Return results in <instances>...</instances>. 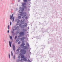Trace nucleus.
I'll list each match as a JSON object with an SVG mask.
<instances>
[{
	"instance_id": "1",
	"label": "nucleus",
	"mask_w": 62,
	"mask_h": 62,
	"mask_svg": "<svg viewBox=\"0 0 62 62\" xmlns=\"http://www.w3.org/2000/svg\"><path fill=\"white\" fill-rule=\"evenodd\" d=\"M20 52H21L20 53L21 55H21L22 54H25L26 53V50L22 49L21 50Z\"/></svg>"
},
{
	"instance_id": "2",
	"label": "nucleus",
	"mask_w": 62,
	"mask_h": 62,
	"mask_svg": "<svg viewBox=\"0 0 62 62\" xmlns=\"http://www.w3.org/2000/svg\"><path fill=\"white\" fill-rule=\"evenodd\" d=\"M13 14H12V16H10V19H12V22H14V18L15 17L14 16L13 18H12V17H13Z\"/></svg>"
},
{
	"instance_id": "3",
	"label": "nucleus",
	"mask_w": 62,
	"mask_h": 62,
	"mask_svg": "<svg viewBox=\"0 0 62 62\" xmlns=\"http://www.w3.org/2000/svg\"><path fill=\"white\" fill-rule=\"evenodd\" d=\"M22 6H23V7L24 8H26V6H26V3H22Z\"/></svg>"
},
{
	"instance_id": "4",
	"label": "nucleus",
	"mask_w": 62,
	"mask_h": 62,
	"mask_svg": "<svg viewBox=\"0 0 62 62\" xmlns=\"http://www.w3.org/2000/svg\"><path fill=\"white\" fill-rule=\"evenodd\" d=\"M20 37H23L24 35V33L23 32H21L20 33Z\"/></svg>"
},
{
	"instance_id": "5",
	"label": "nucleus",
	"mask_w": 62,
	"mask_h": 62,
	"mask_svg": "<svg viewBox=\"0 0 62 62\" xmlns=\"http://www.w3.org/2000/svg\"><path fill=\"white\" fill-rule=\"evenodd\" d=\"M20 27H21V28H23L25 27V25H21V24L20 25Z\"/></svg>"
},
{
	"instance_id": "6",
	"label": "nucleus",
	"mask_w": 62,
	"mask_h": 62,
	"mask_svg": "<svg viewBox=\"0 0 62 62\" xmlns=\"http://www.w3.org/2000/svg\"><path fill=\"white\" fill-rule=\"evenodd\" d=\"M25 45V44L24 43V42H23V41H22V44L20 46L21 47H22V46H23L24 45Z\"/></svg>"
},
{
	"instance_id": "7",
	"label": "nucleus",
	"mask_w": 62,
	"mask_h": 62,
	"mask_svg": "<svg viewBox=\"0 0 62 62\" xmlns=\"http://www.w3.org/2000/svg\"><path fill=\"white\" fill-rule=\"evenodd\" d=\"M13 49V50L15 52V46L14 45H12Z\"/></svg>"
},
{
	"instance_id": "8",
	"label": "nucleus",
	"mask_w": 62,
	"mask_h": 62,
	"mask_svg": "<svg viewBox=\"0 0 62 62\" xmlns=\"http://www.w3.org/2000/svg\"><path fill=\"white\" fill-rule=\"evenodd\" d=\"M25 39V37H23L22 38H20V40H22L24 39Z\"/></svg>"
},
{
	"instance_id": "9",
	"label": "nucleus",
	"mask_w": 62,
	"mask_h": 62,
	"mask_svg": "<svg viewBox=\"0 0 62 62\" xmlns=\"http://www.w3.org/2000/svg\"><path fill=\"white\" fill-rule=\"evenodd\" d=\"M26 14V12H23V14H20V15L21 16H23V14Z\"/></svg>"
},
{
	"instance_id": "10",
	"label": "nucleus",
	"mask_w": 62,
	"mask_h": 62,
	"mask_svg": "<svg viewBox=\"0 0 62 62\" xmlns=\"http://www.w3.org/2000/svg\"><path fill=\"white\" fill-rule=\"evenodd\" d=\"M26 57H25V58H24V59H23V61H27V60H26Z\"/></svg>"
},
{
	"instance_id": "11",
	"label": "nucleus",
	"mask_w": 62,
	"mask_h": 62,
	"mask_svg": "<svg viewBox=\"0 0 62 62\" xmlns=\"http://www.w3.org/2000/svg\"><path fill=\"white\" fill-rule=\"evenodd\" d=\"M9 38L11 40H12V36H11L10 35L9 36Z\"/></svg>"
},
{
	"instance_id": "12",
	"label": "nucleus",
	"mask_w": 62,
	"mask_h": 62,
	"mask_svg": "<svg viewBox=\"0 0 62 62\" xmlns=\"http://www.w3.org/2000/svg\"><path fill=\"white\" fill-rule=\"evenodd\" d=\"M24 55H22L21 56V58H24Z\"/></svg>"
},
{
	"instance_id": "13",
	"label": "nucleus",
	"mask_w": 62,
	"mask_h": 62,
	"mask_svg": "<svg viewBox=\"0 0 62 62\" xmlns=\"http://www.w3.org/2000/svg\"><path fill=\"white\" fill-rule=\"evenodd\" d=\"M9 44L10 47H11V42H10V41L9 42Z\"/></svg>"
},
{
	"instance_id": "14",
	"label": "nucleus",
	"mask_w": 62,
	"mask_h": 62,
	"mask_svg": "<svg viewBox=\"0 0 62 62\" xmlns=\"http://www.w3.org/2000/svg\"><path fill=\"white\" fill-rule=\"evenodd\" d=\"M24 49H27V47L26 46H23Z\"/></svg>"
},
{
	"instance_id": "15",
	"label": "nucleus",
	"mask_w": 62,
	"mask_h": 62,
	"mask_svg": "<svg viewBox=\"0 0 62 62\" xmlns=\"http://www.w3.org/2000/svg\"><path fill=\"white\" fill-rule=\"evenodd\" d=\"M26 45V46H27V47H29V44H28V43H27Z\"/></svg>"
},
{
	"instance_id": "16",
	"label": "nucleus",
	"mask_w": 62,
	"mask_h": 62,
	"mask_svg": "<svg viewBox=\"0 0 62 62\" xmlns=\"http://www.w3.org/2000/svg\"><path fill=\"white\" fill-rule=\"evenodd\" d=\"M24 23V21H23L22 22V24H23Z\"/></svg>"
},
{
	"instance_id": "17",
	"label": "nucleus",
	"mask_w": 62,
	"mask_h": 62,
	"mask_svg": "<svg viewBox=\"0 0 62 62\" xmlns=\"http://www.w3.org/2000/svg\"><path fill=\"white\" fill-rule=\"evenodd\" d=\"M26 16V15H24L22 17V18H24V17H25Z\"/></svg>"
},
{
	"instance_id": "18",
	"label": "nucleus",
	"mask_w": 62,
	"mask_h": 62,
	"mask_svg": "<svg viewBox=\"0 0 62 62\" xmlns=\"http://www.w3.org/2000/svg\"><path fill=\"white\" fill-rule=\"evenodd\" d=\"M19 41V40L18 39H17L16 40V41L17 42H18V41Z\"/></svg>"
},
{
	"instance_id": "19",
	"label": "nucleus",
	"mask_w": 62,
	"mask_h": 62,
	"mask_svg": "<svg viewBox=\"0 0 62 62\" xmlns=\"http://www.w3.org/2000/svg\"><path fill=\"white\" fill-rule=\"evenodd\" d=\"M23 1L24 2H26L27 1V0H23Z\"/></svg>"
},
{
	"instance_id": "20",
	"label": "nucleus",
	"mask_w": 62,
	"mask_h": 62,
	"mask_svg": "<svg viewBox=\"0 0 62 62\" xmlns=\"http://www.w3.org/2000/svg\"><path fill=\"white\" fill-rule=\"evenodd\" d=\"M24 25H25V26L26 27L27 26V23H25Z\"/></svg>"
},
{
	"instance_id": "21",
	"label": "nucleus",
	"mask_w": 62,
	"mask_h": 62,
	"mask_svg": "<svg viewBox=\"0 0 62 62\" xmlns=\"http://www.w3.org/2000/svg\"><path fill=\"white\" fill-rule=\"evenodd\" d=\"M12 35H14V31H12Z\"/></svg>"
},
{
	"instance_id": "22",
	"label": "nucleus",
	"mask_w": 62,
	"mask_h": 62,
	"mask_svg": "<svg viewBox=\"0 0 62 62\" xmlns=\"http://www.w3.org/2000/svg\"><path fill=\"white\" fill-rule=\"evenodd\" d=\"M18 18L19 19H20V18H21V16H19L18 17Z\"/></svg>"
},
{
	"instance_id": "23",
	"label": "nucleus",
	"mask_w": 62,
	"mask_h": 62,
	"mask_svg": "<svg viewBox=\"0 0 62 62\" xmlns=\"http://www.w3.org/2000/svg\"><path fill=\"white\" fill-rule=\"evenodd\" d=\"M20 60V59H18V60H17V62H19Z\"/></svg>"
},
{
	"instance_id": "24",
	"label": "nucleus",
	"mask_w": 62,
	"mask_h": 62,
	"mask_svg": "<svg viewBox=\"0 0 62 62\" xmlns=\"http://www.w3.org/2000/svg\"><path fill=\"white\" fill-rule=\"evenodd\" d=\"M20 43H21V41H20L18 42V44H20Z\"/></svg>"
},
{
	"instance_id": "25",
	"label": "nucleus",
	"mask_w": 62,
	"mask_h": 62,
	"mask_svg": "<svg viewBox=\"0 0 62 62\" xmlns=\"http://www.w3.org/2000/svg\"><path fill=\"white\" fill-rule=\"evenodd\" d=\"M20 20H19L17 22V23H20Z\"/></svg>"
},
{
	"instance_id": "26",
	"label": "nucleus",
	"mask_w": 62,
	"mask_h": 62,
	"mask_svg": "<svg viewBox=\"0 0 62 62\" xmlns=\"http://www.w3.org/2000/svg\"><path fill=\"white\" fill-rule=\"evenodd\" d=\"M13 58L14 59H15V55H14V57H13Z\"/></svg>"
},
{
	"instance_id": "27",
	"label": "nucleus",
	"mask_w": 62,
	"mask_h": 62,
	"mask_svg": "<svg viewBox=\"0 0 62 62\" xmlns=\"http://www.w3.org/2000/svg\"><path fill=\"white\" fill-rule=\"evenodd\" d=\"M11 53L12 56H13V53H12V52H11Z\"/></svg>"
},
{
	"instance_id": "28",
	"label": "nucleus",
	"mask_w": 62,
	"mask_h": 62,
	"mask_svg": "<svg viewBox=\"0 0 62 62\" xmlns=\"http://www.w3.org/2000/svg\"><path fill=\"white\" fill-rule=\"evenodd\" d=\"M18 33H19L17 32H16V35H17V34H18Z\"/></svg>"
},
{
	"instance_id": "29",
	"label": "nucleus",
	"mask_w": 62,
	"mask_h": 62,
	"mask_svg": "<svg viewBox=\"0 0 62 62\" xmlns=\"http://www.w3.org/2000/svg\"><path fill=\"white\" fill-rule=\"evenodd\" d=\"M17 38V36H16L15 37V39H16Z\"/></svg>"
},
{
	"instance_id": "30",
	"label": "nucleus",
	"mask_w": 62,
	"mask_h": 62,
	"mask_svg": "<svg viewBox=\"0 0 62 62\" xmlns=\"http://www.w3.org/2000/svg\"><path fill=\"white\" fill-rule=\"evenodd\" d=\"M28 62H31V61H30V60L29 59H28Z\"/></svg>"
},
{
	"instance_id": "31",
	"label": "nucleus",
	"mask_w": 62,
	"mask_h": 62,
	"mask_svg": "<svg viewBox=\"0 0 62 62\" xmlns=\"http://www.w3.org/2000/svg\"><path fill=\"white\" fill-rule=\"evenodd\" d=\"M10 25H11V24H12V22H10Z\"/></svg>"
},
{
	"instance_id": "32",
	"label": "nucleus",
	"mask_w": 62,
	"mask_h": 62,
	"mask_svg": "<svg viewBox=\"0 0 62 62\" xmlns=\"http://www.w3.org/2000/svg\"><path fill=\"white\" fill-rule=\"evenodd\" d=\"M20 50V49L18 48L17 50L16 51H19Z\"/></svg>"
},
{
	"instance_id": "33",
	"label": "nucleus",
	"mask_w": 62,
	"mask_h": 62,
	"mask_svg": "<svg viewBox=\"0 0 62 62\" xmlns=\"http://www.w3.org/2000/svg\"><path fill=\"white\" fill-rule=\"evenodd\" d=\"M9 25H8V30H9Z\"/></svg>"
},
{
	"instance_id": "34",
	"label": "nucleus",
	"mask_w": 62,
	"mask_h": 62,
	"mask_svg": "<svg viewBox=\"0 0 62 62\" xmlns=\"http://www.w3.org/2000/svg\"><path fill=\"white\" fill-rule=\"evenodd\" d=\"M17 27H16V28L15 29V30H16V29H17Z\"/></svg>"
},
{
	"instance_id": "35",
	"label": "nucleus",
	"mask_w": 62,
	"mask_h": 62,
	"mask_svg": "<svg viewBox=\"0 0 62 62\" xmlns=\"http://www.w3.org/2000/svg\"><path fill=\"white\" fill-rule=\"evenodd\" d=\"M25 19H27V16H26L25 17Z\"/></svg>"
},
{
	"instance_id": "36",
	"label": "nucleus",
	"mask_w": 62,
	"mask_h": 62,
	"mask_svg": "<svg viewBox=\"0 0 62 62\" xmlns=\"http://www.w3.org/2000/svg\"><path fill=\"white\" fill-rule=\"evenodd\" d=\"M20 57H21V56H18V58H20Z\"/></svg>"
},
{
	"instance_id": "37",
	"label": "nucleus",
	"mask_w": 62,
	"mask_h": 62,
	"mask_svg": "<svg viewBox=\"0 0 62 62\" xmlns=\"http://www.w3.org/2000/svg\"><path fill=\"white\" fill-rule=\"evenodd\" d=\"M22 11H23L24 10V9L23 8L22 9Z\"/></svg>"
},
{
	"instance_id": "38",
	"label": "nucleus",
	"mask_w": 62,
	"mask_h": 62,
	"mask_svg": "<svg viewBox=\"0 0 62 62\" xmlns=\"http://www.w3.org/2000/svg\"><path fill=\"white\" fill-rule=\"evenodd\" d=\"M23 31H26V30L25 29L23 30Z\"/></svg>"
},
{
	"instance_id": "39",
	"label": "nucleus",
	"mask_w": 62,
	"mask_h": 62,
	"mask_svg": "<svg viewBox=\"0 0 62 62\" xmlns=\"http://www.w3.org/2000/svg\"><path fill=\"white\" fill-rule=\"evenodd\" d=\"M9 58H10V54H9Z\"/></svg>"
},
{
	"instance_id": "40",
	"label": "nucleus",
	"mask_w": 62,
	"mask_h": 62,
	"mask_svg": "<svg viewBox=\"0 0 62 62\" xmlns=\"http://www.w3.org/2000/svg\"><path fill=\"white\" fill-rule=\"evenodd\" d=\"M8 33H9V30L8 31Z\"/></svg>"
},
{
	"instance_id": "41",
	"label": "nucleus",
	"mask_w": 62,
	"mask_h": 62,
	"mask_svg": "<svg viewBox=\"0 0 62 62\" xmlns=\"http://www.w3.org/2000/svg\"><path fill=\"white\" fill-rule=\"evenodd\" d=\"M22 20H21V22H22Z\"/></svg>"
},
{
	"instance_id": "42",
	"label": "nucleus",
	"mask_w": 62,
	"mask_h": 62,
	"mask_svg": "<svg viewBox=\"0 0 62 62\" xmlns=\"http://www.w3.org/2000/svg\"><path fill=\"white\" fill-rule=\"evenodd\" d=\"M21 62H22V60H21Z\"/></svg>"
},
{
	"instance_id": "43",
	"label": "nucleus",
	"mask_w": 62,
	"mask_h": 62,
	"mask_svg": "<svg viewBox=\"0 0 62 62\" xmlns=\"http://www.w3.org/2000/svg\"><path fill=\"white\" fill-rule=\"evenodd\" d=\"M20 10H19V13H21V12H20Z\"/></svg>"
},
{
	"instance_id": "44",
	"label": "nucleus",
	"mask_w": 62,
	"mask_h": 62,
	"mask_svg": "<svg viewBox=\"0 0 62 62\" xmlns=\"http://www.w3.org/2000/svg\"><path fill=\"white\" fill-rule=\"evenodd\" d=\"M28 1H31V0H28Z\"/></svg>"
},
{
	"instance_id": "45",
	"label": "nucleus",
	"mask_w": 62,
	"mask_h": 62,
	"mask_svg": "<svg viewBox=\"0 0 62 62\" xmlns=\"http://www.w3.org/2000/svg\"><path fill=\"white\" fill-rule=\"evenodd\" d=\"M5 41H6V40H4Z\"/></svg>"
},
{
	"instance_id": "46",
	"label": "nucleus",
	"mask_w": 62,
	"mask_h": 62,
	"mask_svg": "<svg viewBox=\"0 0 62 62\" xmlns=\"http://www.w3.org/2000/svg\"><path fill=\"white\" fill-rule=\"evenodd\" d=\"M20 8H21V7H20Z\"/></svg>"
}]
</instances>
